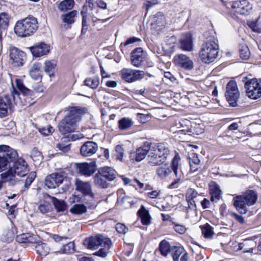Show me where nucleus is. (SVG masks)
I'll list each match as a JSON object with an SVG mask.
<instances>
[{
    "label": "nucleus",
    "instance_id": "4c0bfd02",
    "mask_svg": "<svg viewBox=\"0 0 261 261\" xmlns=\"http://www.w3.org/2000/svg\"><path fill=\"white\" fill-rule=\"evenodd\" d=\"M37 245L35 246V250L37 253L41 255L45 256L49 251V248L46 244L39 242L36 243Z\"/></svg>",
    "mask_w": 261,
    "mask_h": 261
},
{
    "label": "nucleus",
    "instance_id": "338daca9",
    "mask_svg": "<svg viewBox=\"0 0 261 261\" xmlns=\"http://www.w3.org/2000/svg\"><path fill=\"white\" fill-rule=\"evenodd\" d=\"M160 193V191L153 190L151 192H148L147 194V196L150 198H155L159 195Z\"/></svg>",
    "mask_w": 261,
    "mask_h": 261
},
{
    "label": "nucleus",
    "instance_id": "4468645a",
    "mask_svg": "<svg viewBox=\"0 0 261 261\" xmlns=\"http://www.w3.org/2000/svg\"><path fill=\"white\" fill-rule=\"evenodd\" d=\"M75 190L80 192L84 196H89L92 199L95 198V195L93 192L91 186L89 182L84 181L76 178L75 181Z\"/></svg>",
    "mask_w": 261,
    "mask_h": 261
},
{
    "label": "nucleus",
    "instance_id": "864d4df0",
    "mask_svg": "<svg viewBox=\"0 0 261 261\" xmlns=\"http://www.w3.org/2000/svg\"><path fill=\"white\" fill-rule=\"evenodd\" d=\"M74 244L73 242H69L63 246L60 252L63 253L69 254L74 251Z\"/></svg>",
    "mask_w": 261,
    "mask_h": 261
},
{
    "label": "nucleus",
    "instance_id": "dca6fc26",
    "mask_svg": "<svg viewBox=\"0 0 261 261\" xmlns=\"http://www.w3.org/2000/svg\"><path fill=\"white\" fill-rule=\"evenodd\" d=\"M64 179L62 173H54L47 176L45 179V185L49 189H55L61 185Z\"/></svg>",
    "mask_w": 261,
    "mask_h": 261
},
{
    "label": "nucleus",
    "instance_id": "a19ab883",
    "mask_svg": "<svg viewBox=\"0 0 261 261\" xmlns=\"http://www.w3.org/2000/svg\"><path fill=\"white\" fill-rule=\"evenodd\" d=\"M185 252L184 248L182 247L172 246L170 252L173 261H179V257Z\"/></svg>",
    "mask_w": 261,
    "mask_h": 261
},
{
    "label": "nucleus",
    "instance_id": "052dcab7",
    "mask_svg": "<svg viewBox=\"0 0 261 261\" xmlns=\"http://www.w3.org/2000/svg\"><path fill=\"white\" fill-rule=\"evenodd\" d=\"M53 131V127L49 125L42 127L39 129L40 133L44 136H48L49 134L52 133Z\"/></svg>",
    "mask_w": 261,
    "mask_h": 261
},
{
    "label": "nucleus",
    "instance_id": "39448f33",
    "mask_svg": "<svg viewBox=\"0 0 261 261\" xmlns=\"http://www.w3.org/2000/svg\"><path fill=\"white\" fill-rule=\"evenodd\" d=\"M18 158L17 151L9 146L0 145V172L7 170L11 163Z\"/></svg>",
    "mask_w": 261,
    "mask_h": 261
},
{
    "label": "nucleus",
    "instance_id": "3c124183",
    "mask_svg": "<svg viewBox=\"0 0 261 261\" xmlns=\"http://www.w3.org/2000/svg\"><path fill=\"white\" fill-rule=\"evenodd\" d=\"M38 210L42 214H45L51 211V206L48 202L45 201L40 204Z\"/></svg>",
    "mask_w": 261,
    "mask_h": 261
},
{
    "label": "nucleus",
    "instance_id": "a878e982",
    "mask_svg": "<svg viewBox=\"0 0 261 261\" xmlns=\"http://www.w3.org/2000/svg\"><path fill=\"white\" fill-rule=\"evenodd\" d=\"M167 158L149 152L147 158L148 163L151 166H160L165 162Z\"/></svg>",
    "mask_w": 261,
    "mask_h": 261
},
{
    "label": "nucleus",
    "instance_id": "473e14b6",
    "mask_svg": "<svg viewBox=\"0 0 261 261\" xmlns=\"http://www.w3.org/2000/svg\"><path fill=\"white\" fill-rule=\"evenodd\" d=\"M189 160L191 171L193 172L198 171L200 162L198 157V154L192 153L189 156Z\"/></svg>",
    "mask_w": 261,
    "mask_h": 261
},
{
    "label": "nucleus",
    "instance_id": "a18cd8bd",
    "mask_svg": "<svg viewBox=\"0 0 261 261\" xmlns=\"http://www.w3.org/2000/svg\"><path fill=\"white\" fill-rule=\"evenodd\" d=\"M87 111V109L86 108L73 107L70 109L69 114L77 120L79 119L80 115L86 113Z\"/></svg>",
    "mask_w": 261,
    "mask_h": 261
},
{
    "label": "nucleus",
    "instance_id": "5fc2aeb1",
    "mask_svg": "<svg viewBox=\"0 0 261 261\" xmlns=\"http://www.w3.org/2000/svg\"><path fill=\"white\" fill-rule=\"evenodd\" d=\"M105 16L102 14L101 11L99 10H94L92 12V19L94 22H96L97 21H100V20H105V21H106L109 19H104Z\"/></svg>",
    "mask_w": 261,
    "mask_h": 261
},
{
    "label": "nucleus",
    "instance_id": "f03ea898",
    "mask_svg": "<svg viewBox=\"0 0 261 261\" xmlns=\"http://www.w3.org/2000/svg\"><path fill=\"white\" fill-rule=\"evenodd\" d=\"M257 199L256 192L247 190L242 195H234L233 198V204L237 211L241 214H245L248 207L254 205Z\"/></svg>",
    "mask_w": 261,
    "mask_h": 261
},
{
    "label": "nucleus",
    "instance_id": "bf43d9fd",
    "mask_svg": "<svg viewBox=\"0 0 261 261\" xmlns=\"http://www.w3.org/2000/svg\"><path fill=\"white\" fill-rule=\"evenodd\" d=\"M116 231L119 233L125 234L128 231V228L122 223H117L116 225Z\"/></svg>",
    "mask_w": 261,
    "mask_h": 261
},
{
    "label": "nucleus",
    "instance_id": "f8f14e48",
    "mask_svg": "<svg viewBox=\"0 0 261 261\" xmlns=\"http://www.w3.org/2000/svg\"><path fill=\"white\" fill-rule=\"evenodd\" d=\"M121 77L126 82L132 83L140 80L144 77V72L141 70L123 68L121 71Z\"/></svg>",
    "mask_w": 261,
    "mask_h": 261
},
{
    "label": "nucleus",
    "instance_id": "c85d7f7f",
    "mask_svg": "<svg viewBox=\"0 0 261 261\" xmlns=\"http://www.w3.org/2000/svg\"><path fill=\"white\" fill-rule=\"evenodd\" d=\"M172 171L169 164L164 163L160 165L156 170V173L158 177L161 179H166L171 173Z\"/></svg>",
    "mask_w": 261,
    "mask_h": 261
},
{
    "label": "nucleus",
    "instance_id": "0e129e2a",
    "mask_svg": "<svg viewBox=\"0 0 261 261\" xmlns=\"http://www.w3.org/2000/svg\"><path fill=\"white\" fill-rule=\"evenodd\" d=\"M249 28L254 32L259 33L261 32V28L259 27L256 22H251L248 24Z\"/></svg>",
    "mask_w": 261,
    "mask_h": 261
},
{
    "label": "nucleus",
    "instance_id": "1a4fd4ad",
    "mask_svg": "<svg viewBox=\"0 0 261 261\" xmlns=\"http://www.w3.org/2000/svg\"><path fill=\"white\" fill-rule=\"evenodd\" d=\"M76 121L75 118L69 114L59 123V131L63 135L74 132L75 129Z\"/></svg>",
    "mask_w": 261,
    "mask_h": 261
},
{
    "label": "nucleus",
    "instance_id": "c9c22d12",
    "mask_svg": "<svg viewBox=\"0 0 261 261\" xmlns=\"http://www.w3.org/2000/svg\"><path fill=\"white\" fill-rule=\"evenodd\" d=\"M200 228L202 233L205 238L211 239L213 238L214 234L213 227L210 224L206 223L203 225L200 226Z\"/></svg>",
    "mask_w": 261,
    "mask_h": 261
},
{
    "label": "nucleus",
    "instance_id": "6e6552de",
    "mask_svg": "<svg viewBox=\"0 0 261 261\" xmlns=\"http://www.w3.org/2000/svg\"><path fill=\"white\" fill-rule=\"evenodd\" d=\"M225 96L227 100L232 107H236L240 97V92L237 83L234 81H229L226 85Z\"/></svg>",
    "mask_w": 261,
    "mask_h": 261
},
{
    "label": "nucleus",
    "instance_id": "c756f323",
    "mask_svg": "<svg viewBox=\"0 0 261 261\" xmlns=\"http://www.w3.org/2000/svg\"><path fill=\"white\" fill-rule=\"evenodd\" d=\"M209 186L210 193L211 195V199L212 201H217L221 197V191L215 182H211Z\"/></svg>",
    "mask_w": 261,
    "mask_h": 261
},
{
    "label": "nucleus",
    "instance_id": "5701e85b",
    "mask_svg": "<svg viewBox=\"0 0 261 261\" xmlns=\"http://www.w3.org/2000/svg\"><path fill=\"white\" fill-rule=\"evenodd\" d=\"M180 48L187 51L193 50V44L192 35L190 33H186L179 40Z\"/></svg>",
    "mask_w": 261,
    "mask_h": 261
},
{
    "label": "nucleus",
    "instance_id": "680f3d73",
    "mask_svg": "<svg viewBox=\"0 0 261 261\" xmlns=\"http://www.w3.org/2000/svg\"><path fill=\"white\" fill-rule=\"evenodd\" d=\"M197 195V192L195 189H189L188 190L186 193V199H194L196 197Z\"/></svg>",
    "mask_w": 261,
    "mask_h": 261
},
{
    "label": "nucleus",
    "instance_id": "423d86ee",
    "mask_svg": "<svg viewBox=\"0 0 261 261\" xmlns=\"http://www.w3.org/2000/svg\"><path fill=\"white\" fill-rule=\"evenodd\" d=\"M247 77L243 80L245 82V88L247 95L252 99H257L261 97V81L259 83L256 79L246 81Z\"/></svg>",
    "mask_w": 261,
    "mask_h": 261
},
{
    "label": "nucleus",
    "instance_id": "cd10ccee",
    "mask_svg": "<svg viewBox=\"0 0 261 261\" xmlns=\"http://www.w3.org/2000/svg\"><path fill=\"white\" fill-rule=\"evenodd\" d=\"M138 215L141 219V223L144 225H149L151 223V217L149 211L143 205H141L137 212Z\"/></svg>",
    "mask_w": 261,
    "mask_h": 261
},
{
    "label": "nucleus",
    "instance_id": "f704fd0d",
    "mask_svg": "<svg viewBox=\"0 0 261 261\" xmlns=\"http://www.w3.org/2000/svg\"><path fill=\"white\" fill-rule=\"evenodd\" d=\"M133 123L131 119L124 117L118 121V127L122 130H127L132 126Z\"/></svg>",
    "mask_w": 261,
    "mask_h": 261
},
{
    "label": "nucleus",
    "instance_id": "c03bdc74",
    "mask_svg": "<svg viewBox=\"0 0 261 261\" xmlns=\"http://www.w3.org/2000/svg\"><path fill=\"white\" fill-rule=\"evenodd\" d=\"M172 247L167 241L165 240L161 241L160 243L159 249L162 255L167 256L169 253L171 252Z\"/></svg>",
    "mask_w": 261,
    "mask_h": 261
},
{
    "label": "nucleus",
    "instance_id": "79ce46f5",
    "mask_svg": "<svg viewBox=\"0 0 261 261\" xmlns=\"http://www.w3.org/2000/svg\"><path fill=\"white\" fill-rule=\"evenodd\" d=\"M44 70L45 72L49 76L54 75V71L56 66L55 61H47L44 63Z\"/></svg>",
    "mask_w": 261,
    "mask_h": 261
},
{
    "label": "nucleus",
    "instance_id": "6e6d98bb",
    "mask_svg": "<svg viewBox=\"0 0 261 261\" xmlns=\"http://www.w3.org/2000/svg\"><path fill=\"white\" fill-rule=\"evenodd\" d=\"M17 88L24 94H28L30 90L26 88L21 80L16 78L15 80Z\"/></svg>",
    "mask_w": 261,
    "mask_h": 261
},
{
    "label": "nucleus",
    "instance_id": "20e7f679",
    "mask_svg": "<svg viewBox=\"0 0 261 261\" xmlns=\"http://www.w3.org/2000/svg\"><path fill=\"white\" fill-rule=\"evenodd\" d=\"M219 53V46L214 41L207 40L201 46L198 56L202 62L210 64L217 58Z\"/></svg>",
    "mask_w": 261,
    "mask_h": 261
},
{
    "label": "nucleus",
    "instance_id": "09e8293b",
    "mask_svg": "<svg viewBox=\"0 0 261 261\" xmlns=\"http://www.w3.org/2000/svg\"><path fill=\"white\" fill-rule=\"evenodd\" d=\"M81 15L82 16V33L85 34L88 30V24L87 23V10L84 7L81 11Z\"/></svg>",
    "mask_w": 261,
    "mask_h": 261
},
{
    "label": "nucleus",
    "instance_id": "393cba45",
    "mask_svg": "<svg viewBox=\"0 0 261 261\" xmlns=\"http://www.w3.org/2000/svg\"><path fill=\"white\" fill-rule=\"evenodd\" d=\"M16 240L19 243L33 244L38 243L39 238L36 235L25 233L18 235Z\"/></svg>",
    "mask_w": 261,
    "mask_h": 261
},
{
    "label": "nucleus",
    "instance_id": "9b49d317",
    "mask_svg": "<svg viewBox=\"0 0 261 261\" xmlns=\"http://www.w3.org/2000/svg\"><path fill=\"white\" fill-rule=\"evenodd\" d=\"M231 9L237 13L246 14L252 9V5L248 0H236L229 2Z\"/></svg>",
    "mask_w": 261,
    "mask_h": 261
},
{
    "label": "nucleus",
    "instance_id": "ea45409f",
    "mask_svg": "<svg viewBox=\"0 0 261 261\" xmlns=\"http://www.w3.org/2000/svg\"><path fill=\"white\" fill-rule=\"evenodd\" d=\"M74 5L73 0H64L59 4L58 9L61 11H67L71 10Z\"/></svg>",
    "mask_w": 261,
    "mask_h": 261
},
{
    "label": "nucleus",
    "instance_id": "8fccbe9b",
    "mask_svg": "<svg viewBox=\"0 0 261 261\" xmlns=\"http://www.w3.org/2000/svg\"><path fill=\"white\" fill-rule=\"evenodd\" d=\"M240 56L243 60H247L250 57V50L246 45H242L241 46L240 49Z\"/></svg>",
    "mask_w": 261,
    "mask_h": 261
},
{
    "label": "nucleus",
    "instance_id": "b1692460",
    "mask_svg": "<svg viewBox=\"0 0 261 261\" xmlns=\"http://www.w3.org/2000/svg\"><path fill=\"white\" fill-rule=\"evenodd\" d=\"M131 55L132 64L134 66L140 67L144 60L143 49L141 47H138L134 49Z\"/></svg>",
    "mask_w": 261,
    "mask_h": 261
},
{
    "label": "nucleus",
    "instance_id": "7c9ffc66",
    "mask_svg": "<svg viewBox=\"0 0 261 261\" xmlns=\"http://www.w3.org/2000/svg\"><path fill=\"white\" fill-rule=\"evenodd\" d=\"M93 184L96 187L101 189L107 188L109 185L107 179L99 171L93 177Z\"/></svg>",
    "mask_w": 261,
    "mask_h": 261
},
{
    "label": "nucleus",
    "instance_id": "a211bd4d",
    "mask_svg": "<svg viewBox=\"0 0 261 261\" xmlns=\"http://www.w3.org/2000/svg\"><path fill=\"white\" fill-rule=\"evenodd\" d=\"M175 64L182 68L191 70L193 68V61L187 56L183 54L176 55L174 58Z\"/></svg>",
    "mask_w": 261,
    "mask_h": 261
},
{
    "label": "nucleus",
    "instance_id": "72a5a7b5",
    "mask_svg": "<svg viewBox=\"0 0 261 261\" xmlns=\"http://www.w3.org/2000/svg\"><path fill=\"white\" fill-rule=\"evenodd\" d=\"M1 176L3 181L5 182H7L8 185L10 186H13L18 182L15 175H14L10 171L8 172L2 173Z\"/></svg>",
    "mask_w": 261,
    "mask_h": 261
},
{
    "label": "nucleus",
    "instance_id": "ddd939ff",
    "mask_svg": "<svg viewBox=\"0 0 261 261\" xmlns=\"http://www.w3.org/2000/svg\"><path fill=\"white\" fill-rule=\"evenodd\" d=\"M180 159V158L179 155L178 154H176L172 160V170L173 171L176 178L174 179V181L170 185L169 187L170 188H175V185L180 183L184 178L183 173L182 171L179 169V163Z\"/></svg>",
    "mask_w": 261,
    "mask_h": 261
},
{
    "label": "nucleus",
    "instance_id": "6ab92c4d",
    "mask_svg": "<svg viewBox=\"0 0 261 261\" xmlns=\"http://www.w3.org/2000/svg\"><path fill=\"white\" fill-rule=\"evenodd\" d=\"M149 143L146 142L143 145L138 148L134 153H131L130 158L137 162H140L146 156L147 153L149 154Z\"/></svg>",
    "mask_w": 261,
    "mask_h": 261
},
{
    "label": "nucleus",
    "instance_id": "9d476101",
    "mask_svg": "<svg viewBox=\"0 0 261 261\" xmlns=\"http://www.w3.org/2000/svg\"><path fill=\"white\" fill-rule=\"evenodd\" d=\"M11 163L10 171L20 177L25 176L29 172V166L27 162L22 158H18Z\"/></svg>",
    "mask_w": 261,
    "mask_h": 261
},
{
    "label": "nucleus",
    "instance_id": "2eb2a0df",
    "mask_svg": "<svg viewBox=\"0 0 261 261\" xmlns=\"http://www.w3.org/2000/svg\"><path fill=\"white\" fill-rule=\"evenodd\" d=\"M77 172L81 175L86 177L91 176L97 170V166L95 162L90 163H82L76 165Z\"/></svg>",
    "mask_w": 261,
    "mask_h": 261
},
{
    "label": "nucleus",
    "instance_id": "774afa93",
    "mask_svg": "<svg viewBox=\"0 0 261 261\" xmlns=\"http://www.w3.org/2000/svg\"><path fill=\"white\" fill-rule=\"evenodd\" d=\"M81 201V198L79 196H76L75 195H72L69 198V201L70 203H73L75 202H78Z\"/></svg>",
    "mask_w": 261,
    "mask_h": 261
},
{
    "label": "nucleus",
    "instance_id": "58836bf2",
    "mask_svg": "<svg viewBox=\"0 0 261 261\" xmlns=\"http://www.w3.org/2000/svg\"><path fill=\"white\" fill-rule=\"evenodd\" d=\"M41 65L39 63L34 64L30 70V75L32 79L38 80L40 79Z\"/></svg>",
    "mask_w": 261,
    "mask_h": 261
},
{
    "label": "nucleus",
    "instance_id": "aec40b11",
    "mask_svg": "<svg viewBox=\"0 0 261 261\" xmlns=\"http://www.w3.org/2000/svg\"><path fill=\"white\" fill-rule=\"evenodd\" d=\"M98 149V145L93 141L85 142L81 147V154L84 156H90L95 154Z\"/></svg>",
    "mask_w": 261,
    "mask_h": 261
},
{
    "label": "nucleus",
    "instance_id": "f3484780",
    "mask_svg": "<svg viewBox=\"0 0 261 261\" xmlns=\"http://www.w3.org/2000/svg\"><path fill=\"white\" fill-rule=\"evenodd\" d=\"M50 45L44 42H39L30 47V50L33 56L35 57H40L46 55L50 51Z\"/></svg>",
    "mask_w": 261,
    "mask_h": 261
},
{
    "label": "nucleus",
    "instance_id": "de8ad7c7",
    "mask_svg": "<svg viewBox=\"0 0 261 261\" xmlns=\"http://www.w3.org/2000/svg\"><path fill=\"white\" fill-rule=\"evenodd\" d=\"M85 85L92 89H96L99 84V78L95 77L93 78H87L84 81Z\"/></svg>",
    "mask_w": 261,
    "mask_h": 261
},
{
    "label": "nucleus",
    "instance_id": "13d9d810",
    "mask_svg": "<svg viewBox=\"0 0 261 261\" xmlns=\"http://www.w3.org/2000/svg\"><path fill=\"white\" fill-rule=\"evenodd\" d=\"M115 152L117 153V158L120 161H122L124 156V149L122 145H117L115 148Z\"/></svg>",
    "mask_w": 261,
    "mask_h": 261
},
{
    "label": "nucleus",
    "instance_id": "0eeeda50",
    "mask_svg": "<svg viewBox=\"0 0 261 261\" xmlns=\"http://www.w3.org/2000/svg\"><path fill=\"white\" fill-rule=\"evenodd\" d=\"M11 97H12L14 103H18L19 100V94L13 85L11 95L7 94L3 97L0 96V112L2 114H7L8 109L11 108L12 104Z\"/></svg>",
    "mask_w": 261,
    "mask_h": 261
},
{
    "label": "nucleus",
    "instance_id": "7ed1b4c3",
    "mask_svg": "<svg viewBox=\"0 0 261 261\" xmlns=\"http://www.w3.org/2000/svg\"><path fill=\"white\" fill-rule=\"evenodd\" d=\"M38 28L37 18L32 16H29L16 23L14 32L18 36L27 37L35 33Z\"/></svg>",
    "mask_w": 261,
    "mask_h": 261
},
{
    "label": "nucleus",
    "instance_id": "412c9836",
    "mask_svg": "<svg viewBox=\"0 0 261 261\" xmlns=\"http://www.w3.org/2000/svg\"><path fill=\"white\" fill-rule=\"evenodd\" d=\"M149 143V152L154 154H159L163 156L167 157L169 154V149L168 145L164 143H158L153 146L150 145Z\"/></svg>",
    "mask_w": 261,
    "mask_h": 261
},
{
    "label": "nucleus",
    "instance_id": "603ef678",
    "mask_svg": "<svg viewBox=\"0 0 261 261\" xmlns=\"http://www.w3.org/2000/svg\"><path fill=\"white\" fill-rule=\"evenodd\" d=\"M9 25L8 15L6 13L0 14V27L1 28L5 29Z\"/></svg>",
    "mask_w": 261,
    "mask_h": 261
},
{
    "label": "nucleus",
    "instance_id": "e2e57ef3",
    "mask_svg": "<svg viewBox=\"0 0 261 261\" xmlns=\"http://www.w3.org/2000/svg\"><path fill=\"white\" fill-rule=\"evenodd\" d=\"M173 228L174 230L179 234H184L187 229L185 226L178 224H174Z\"/></svg>",
    "mask_w": 261,
    "mask_h": 261
},
{
    "label": "nucleus",
    "instance_id": "bb28decb",
    "mask_svg": "<svg viewBox=\"0 0 261 261\" xmlns=\"http://www.w3.org/2000/svg\"><path fill=\"white\" fill-rule=\"evenodd\" d=\"M44 199H50L53 202L55 208L58 212H64L67 208V205L65 202L62 200H59L56 198L51 196L47 194L43 195Z\"/></svg>",
    "mask_w": 261,
    "mask_h": 261
},
{
    "label": "nucleus",
    "instance_id": "f257e3e1",
    "mask_svg": "<svg viewBox=\"0 0 261 261\" xmlns=\"http://www.w3.org/2000/svg\"><path fill=\"white\" fill-rule=\"evenodd\" d=\"M83 244L89 249L95 250L100 246L101 248L93 254L101 257H106L109 252L112 243L109 238L102 235H96L86 238L84 240Z\"/></svg>",
    "mask_w": 261,
    "mask_h": 261
},
{
    "label": "nucleus",
    "instance_id": "4d7b16f0",
    "mask_svg": "<svg viewBox=\"0 0 261 261\" xmlns=\"http://www.w3.org/2000/svg\"><path fill=\"white\" fill-rule=\"evenodd\" d=\"M36 176L35 172H31L27 178L24 182V187L28 189Z\"/></svg>",
    "mask_w": 261,
    "mask_h": 261
},
{
    "label": "nucleus",
    "instance_id": "49530a36",
    "mask_svg": "<svg viewBox=\"0 0 261 261\" xmlns=\"http://www.w3.org/2000/svg\"><path fill=\"white\" fill-rule=\"evenodd\" d=\"M66 139H62L61 142L57 144V148L64 153L68 152L70 150V143L65 141Z\"/></svg>",
    "mask_w": 261,
    "mask_h": 261
},
{
    "label": "nucleus",
    "instance_id": "2f4dec72",
    "mask_svg": "<svg viewBox=\"0 0 261 261\" xmlns=\"http://www.w3.org/2000/svg\"><path fill=\"white\" fill-rule=\"evenodd\" d=\"M99 171L109 181H112L116 178L115 170L109 167H105L100 169Z\"/></svg>",
    "mask_w": 261,
    "mask_h": 261
},
{
    "label": "nucleus",
    "instance_id": "e433bc0d",
    "mask_svg": "<svg viewBox=\"0 0 261 261\" xmlns=\"http://www.w3.org/2000/svg\"><path fill=\"white\" fill-rule=\"evenodd\" d=\"M69 211L72 214L82 215L87 212V207L83 204H75L70 208Z\"/></svg>",
    "mask_w": 261,
    "mask_h": 261
},
{
    "label": "nucleus",
    "instance_id": "4be33fe9",
    "mask_svg": "<svg viewBox=\"0 0 261 261\" xmlns=\"http://www.w3.org/2000/svg\"><path fill=\"white\" fill-rule=\"evenodd\" d=\"M25 53L19 50L15 47H11L10 49V57L17 66L22 65L25 58Z\"/></svg>",
    "mask_w": 261,
    "mask_h": 261
},
{
    "label": "nucleus",
    "instance_id": "69168bd1",
    "mask_svg": "<svg viewBox=\"0 0 261 261\" xmlns=\"http://www.w3.org/2000/svg\"><path fill=\"white\" fill-rule=\"evenodd\" d=\"M141 41V39L139 38L133 37L128 38L126 41L124 42V45H127L132 43H134L136 42H139Z\"/></svg>",
    "mask_w": 261,
    "mask_h": 261
},
{
    "label": "nucleus",
    "instance_id": "37998d69",
    "mask_svg": "<svg viewBox=\"0 0 261 261\" xmlns=\"http://www.w3.org/2000/svg\"><path fill=\"white\" fill-rule=\"evenodd\" d=\"M76 14L77 11L73 10L68 13L62 15L61 19L64 23L70 24L74 23V17Z\"/></svg>",
    "mask_w": 261,
    "mask_h": 261
}]
</instances>
